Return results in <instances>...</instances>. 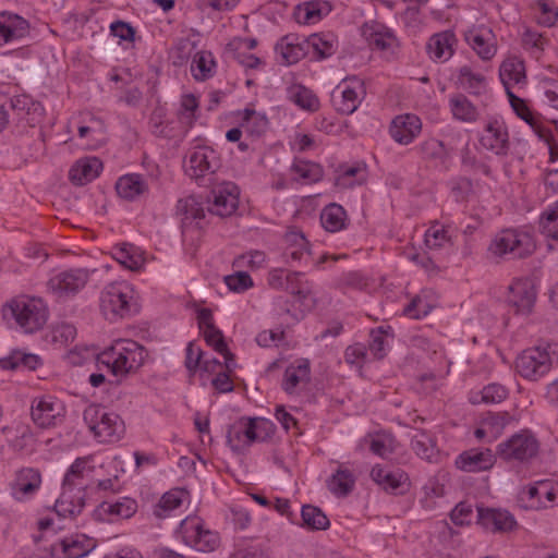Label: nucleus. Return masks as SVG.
<instances>
[{"label":"nucleus","instance_id":"28","mask_svg":"<svg viewBox=\"0 0 558 558\" xmlns=\"http://www.w3.org/2000/svg\"><path fill=\"white\" fill-rule=\"evenodd\" d=\"M41 485L40 473L32 468L20 470L11 483V495L19 501L34 496Z\"/></svg>","mask_w":558,"mask_h":558},{"label":"nucleus","instance_id":"36","mask_svg":"<svg viewBox=\"0 0 558 558\" xmlns=\"http://www.w3.org/2000/svg\"><path fill=\"white\" fill-rule=\"evenodd\" d=\"M190 505V494L182 488L170 489L165 493L154 508V514L158 518H167L178 511H182Z\"/></svg>","mask_w":558,"mask_h":558},{"label":"nucleus","instance_id":"14","mask_svg":"<svg viewBox=\"0 0 558 558\" xmlns=\"http://www.w3.org/2000/svg\"><path fill=\"white\" fill-rule=\"evenodd\" d=\"M240 189L232 182L216 184L208 197L207 209L210 214L229 217L233 215L239 206Z\"/></svg>","mask_w":558,"mask_h":558},{"label":"nucleus","instance_id":"46","mask_svg":"<svg viewBox=\"0 0 558 558\" xmlns=\"http://www.w3.org/2000/svg\"><path fill=\"white\" fill-rule=\"evenodd\" d=\"M393 335L390 326H380L371 331L368 352L374 360H380L386 356L390 349Z\"/></svg>","mask_w":558,"mask_h":558},{"label":"nucleus","instance_id":"40","mask_svg":"<svg viewBox=\"0 0 558 558\" xmlns=\"http://www.w3.org/2000/svg\"><path fill=\"white\" fill-rule=\"evenodd\" d=\"M328 1L314 0L299 4L294 10V19L302 25H314L331 12Z\"/></svg>","mask_w":558,"mask_h":558},{"label":"nucleus","instance_id":"44","mask_svg":"<svg viewBox=\"0 0 558 558\" xmlns=\"http://www.w3.org/2000/svg\"><path fill=\"white\" fill-rule=\"evenodd\" d=\"M116 190L121 198L135 201L148 192V184L142 175L129 173L118 179Z\"/></svg>","mask_w":558,"mask_h":558},{"label":"nucleus","instance_id":"21","mask_svg":"<svg viewBox=\"0 0 558 558\" xmlns=\"http://www.w3.org/2000/svg\"><path fill=\"white\" fill-rule=\"evenodd\" d=\"M311 380V364L306 359H296L284 369L281 380L282 390L290 395H299L306 389Z\"/></svg>","mask_w":558,"mask_h":558},{"label":"nucleus","instance_id":"48","mask_svg":"<svg viewBox=\"0 0 558 558\" xmlns=\"http://www.w3.org/2000/svg\"><path fill=\"white\" fill-rule=\"evenodd\" d=\"M286 256L293 262L307 263L311 257V251L305 236L298 232L291 231L286 235Z\"/></svg>","mask_w":558,"mask_h":558},{"label":"nucleus","instance_id":"33","mask_svg":"<svg viewBox=\"0 0 558 558\" xmlns=\"http://www.w3.org/2000/svg\"><path fill=\"white\" fill-rule=\"evenodd\" d=\"M477 523L490 532H508L515 526V520L510 512L500 509L480 508Z\"/></svg>","mask_w":558,"mask_h":558},{"label":"nucleus","instance_id":"9","mask_svg":"<svg viewBox=\"0 0 558 558\" xmlns=\"http://www.w3.org/2000/svg\"><path fill=\"white\" fill-rule=\"evenodd\" d=\"M364 82L356 77L342 80L331 93V105L341 114H352L357 110L365 97Z\"/></svg>","mask_w":558,"mask_h":558},{"label":"nucleus","instance_id":"5","mask_svg":"<svg viewBox=\"0 0 558 558\" xmlns=\"http://www.w3.org/2000/svg\"><path fill=\"white\" fill-rule=\"evenodd\" d=\"M83 418L99 442H117L124 435L125 425L121 416L102 405L89 404L84 410Z\"/></svg>","mask_w":558,"mask_h":558},{"label":"nucleus","instance_id":"34","mask_svg":"<svg viewBox=\"0 0 558 558\" xmlns=\"http://www.w3.org/2000/svg\"><path fill=\"white\" fill-rule=\"evenodd\" d=\"M102 162L97 157H83L76 160L69 170V179L75 185H84L96 178L102 171Z\"/></svg>","mask_w":558,"mask_h":558},{"label":"nucleus","instance_id":"47","mask_svg":"<svg viewBox=\"0 0 558 558\" xmlns=\"http://www.w3.org/2000/svg\"><path fill=\"white\" fill-rule=\"evenodd\" d=\"M41 363L40 356L36 354L23 350H14L9 356L0 359V368L35 371Z\"/></svg>","mask_w":558,"mask_h":558},{"label":"nucleus","instance_id":"57","mask_svg":"<svg viewBox=\"0 0 558 558\" xmlns=\"http://www.w3.org/2000/svg\"><path fill=\"white\" fill-rule=\"evenodd\" d=\"M252 442H263L275 433L274 423L264 417H243Z\"/></svg>","mask_w":558,"mask_h":558},{"label":"nucleus","instance_id":"42","mask_svg":"<svg viewBox=\"0 0 558 558\" xmlns=\"http://www.w3.org/2000/svg\"><path fill=\"white\" fill-rule=\"evenodd\" d=\"M307 52L316 59H327L338 49V39L333 33H316L306 38Z\"/></svg>","mask_w":558,"mask_h":558},{"label":"nucleus","instance_id":"61","mask_svg":"<svg viewBox=\"0 0 558 558\" xmlns=\"http://www.w3.org/2000/svg\"><path fill=\"white\" fill-rule=\"evenodd\" d=\"M444 484L438 478H429L422 487L420 502L425 509H433L437 506L440 498L444 497Z\"/></svg>","mask_w":558,"mask_h":558},{"label":"nucleus","instance_id":"49","mask_svg":"<svg viewBox=\"0 0 558 558\" xmlns=\"http://www.w3.org/2000/svg\"><path fill=\"white\" fill-rule=\"evenodd\" d=\"M284 290L301 302L303 310H308L313 306L314 296L312 288L308 282L303 281V276L300 272H292L289 276Z\"/></svg>","mask_w":558,"mask_h":558},{"label":"nucleus","instance_id":"55","mask_svg":"<svg viewBox=\"0 0 558 558\" xmlns=\"http://www.w3.org/2000/svg\"><path fill=\"white\" fill-rule=\"evenodd\" d=\"M191 72L195 80L206 81L216 72V61L210 51L202 50L194 54Z\"/></svg>","mask_w":558,"mask_h":558},{"label":"nucleus","instance_id":"25","mask_svg":"<svg viewBox=\"0 0 558 558\" xmlns=\"http://www.w3.org/2000/svg\"><path fill=\"white\" fill-rule=\"evenodd\" d=\"M29 33V23L11 12L0 13V48L23 40Z\"/></svg>","mask_w":558,"mask_h":558},{"label":"nucleus","instance_id":"50","mask_svg":"<svg viewBox=\"0 0 558 558\" xmlns=\"http://www.w3.org/2000/svg\"><path fill=\"white\" fill-rule=\"evenodd\" d=\"M449 108L453 118L461 122L473 123L480 117L478 109L462 94L449 98Z\"/></svg>","mask_w":558,"mask_h":558},{"label":"nucleus","instance_id":"45","mask_svg":"<svg viewBox=\"0 0 558 558\" xmlns=\"http://www.w3.org/2000/svg\"><path fill=\"white\" fill-rule=\"evenodd\" d=\"M508 397V390L499 384H488L483 387H475L469 392V401L472 404H495L500 403Z\"/></svg>","mask_w":558,"mask_h":558},{"label":"nucleus","instance_id":"38","mask_svg":"<svg viewBox=\"0 0 558 558\" xmlns=\"http://www.w3.org/2000/svg\"><path fill=\"white\" fill-rule=\"evenodd\" d=\"M236 61L245 69H258L264 64L263 58L257 53H251L257 47L254 38H234L229 45Z\"/></svg>","mask_w":558,"mask_h":558},{"label":"nucleus","instance_id":"8","mask_svg":"<svg viewBox=\"0 0 558 558\" xmlns=\"http://www.w3.org/2000/svg\"><path fill=\"white\" fill-rule=\"evenodd\" d=\"M539 280L535 277L514 278L508 287L506 301L515 314L530 315L535 306Z\"/></svg>","mask_w":558,"mask_h":558},{"label":"nucleus","instance_id":"3","mask_svg":"<svg viewBox=\"0 0 558 558\" xmlns=\"http://www.w3.org/2000/svg\"><path fill=\"white\" fill-rule=\"evenodd\" d=\"M2 314L7 319L12 318L23 332L34 333L44 328L49 312L43 299L23 294L10 300Z\"/></svg>","mask_w":558,"mask_h":558},{"label":"nucleus","instance_id":"27","mask_svg":"<svg viewBox=\"0 0 558 558\" xmlns=\"http://www.w3.org/2000/svg\"><path fill=\"white\" fill-rule=\"evenodd\" d=\"M95 469L92 456L77 458L68 469L62 486L85 492Z\"/></svg>","mask_w":558,"mask_h":558},{"label":"nucleus","instance_id":"52","mask_svg":"<svg viewBox=\"0 0 558 558\" xmlns=\"http://www.w3.org/2000/svg\"><path fill=\"white\" fill-rule=\"evenodd\" d=\"M365 446H367L374 454L386 458L395 451L396 440L390 434L377 433L368 435L361 440L360 448L363 449Z\"/></svg>","mask_w":558,"mask_h":558},{"label":"nucleus","instance_id":"11","mask_svg":"<svg viewBox=\"0 0 558 558\" xmlns=\"http://www.w3.org/2000/svg\"><path fill=\"white\" fill-rule=\"evenodd\" d=\"M538 441L529 430H521L497 446V454L506 461H526L538 451Z\"/></svg>","mask_w":558,"mask_h":558},{"label":"nucleus","instance_id":"41","mask_svg":"<svg viewBox=\"0 0 558 558\" xmlns=\"http://www.w3.org/2000/svg\"><path fill=\"white\" fill-rule=\"evenodd\" d=\"M499 77L506 88V93L511 92V87L525 82V66L522 59L509 56L500 64Z\"/></svg>","mask_w":558,"mask_h":558},{"label":"nucleus","instance_id":"54","mask_svg":"<svg viewBox=\"0 0 558 558\" xmlns=\"http://www.w3.org/2000/svg\"><path fill=\"white\" fill-rule=\"evenodd\" d=\"M417 149L424 159L430 160L436 165H445L451 156V149L436 138L425 140L417 146Z\"/></svg>","mask_w":558,"mask_h":558},{"label":"nucleus","instance_id":"4","mask_svg":"<svg viewBox=\"0 0 558 558\" xmlns=\"http://www.w3.org/2000/svg\"><path fill=\"white\" fill-rule=\"evenodd\" d=\"M177 541L203 554L217 551L221 545L219 532L211 530L199 517L187 515L173 531Z\"/></svg>","mask_w":558,"mask_h":558},{"label":"nucleus","instance_id":"2","mask_svg":"<svg viewBox=\"0 0 558 558\" xmlns=\"http://www.w3.org/2000/svg\"><path fill=\"white\" fill-rule=\"evenodd\" d=\"M99 308L109 322L123 319L138 312V293L128 281L110 282L100 292Z\"/></svg>","mask_w":558,"mask_h":558},{"label":"nucleus","instance_id":"59","mask_svg":"<svg viewBox=\"0 0 558 558\" xmlns=\"http://www.w3.org/2000/svg\"><path fill=\"white\" fill-rule=\"evenodd\" d=\"M227 440L234 451H244L253 445L243 417L239 418L230 426Z\"/></svg>","mask_w":558,"mask_h":558},{"label":"nucleus","instance_id":"10","mask_svg":"<svg viewBox=\"0 0 558 558\" xmlns=\"http://www.w3.org/2000/svg\"><path fill=\"white\" fill-rule=\"evenodd\" d=\"M66 414L65 404L52 395L35 397L31 404V417L40 428H51L60 425Z\"/></svg>","mask_w":558,"mask_h":558},{"label":"nucleus","instance_id":"53","mask_svg":"<svg viewBox=\"0 0 558 558\" xmlns=\"http://www.w3.org/2000/svg\"><path fill=\"white\" fill-rule=\"evenodd\" d=\"M291 172L293 179L302 184H312L323 178V169L319 165L303 159L294 160Z\"/></svg>","mask_w":558,"mask_h":558},{"label":"nucleus","instance_id":"13","mask_svg":"<svg viewBox=\"0 0 558 558\" xmlns=\"http://www.w3.org/2000/svg\"><path fill=\"white\" fill-rule=\"evenodd\" d=\"M520 502L525 509L544 510L558 504V484L551 481H539L523 488Z\"/></svg>","mask_w":558,"mask_h":558},{"label":"nucleus","instance_id":"18","mask_svg":"<svg viewBox=\"0 0 558 558\" xmlns=\"http://www.w3.org/2000/svg\"><path fill=\"white\" fill-rule=\"evenodd\" d=\"M177 215L181 219L182 235L184 241H186L190 236L192 238V233H198L197 230L201 227L202 220L205 218V210L202 202L197 197L186 196L179 199L177 204Z\"/></svg>","mask_w":558,"mask_h":558},{"label":"nucleus","instance_id":"64","mask_svg":"<svg viewBox=\"0 0 558 558\" xmlns=\"http://www.w3.org/2000/svg\"><path fill=\"white\" fill-rule=\"evenodd\" d=\"M301 515L303 525L311 530H326L329 526L328 518L317 507L310 505L303 506Z\"/></svg>","mask_w":558,"mask_h":558},{"label":"nucleus","instance_id":"39","mask_svg":"<svg viewBox=\"0 0 558 558\" xmlns=\"http://www.w3.org/2000/svg\"><path fill=\"white\" fill-rule=\"evenodd\" d=\"M276 52L282 62L293 64L300 61L306 53V38L296 34L282 37L276 45Z\"/></svg>","mask_w":558,"mask_h":558},{"label":"nucleus","instance_id":"17","mask_svg":"<svg viewBox=\"0 0 558 558\" xmlns=\"http://www.w3.org/2000/svg\"><path fill=\"white\" fill-rule=\"evenodd\" d=\"M137 501L131 497L106 500L93 510V518L99 522L113 523L130 519L137 512Z\"/></svg>","mask_w":558,"mask_h":558},{"label":"nucleus","instance_id":"37","mask_svg":"<svg viewBox=\"0 0 558 558\" xmlns=\"http://www.w3.org/2000/svg\"><path fill=\"white\" fill-rule=\"evenodd\" d=\"M508 422L507 413L489 412L478 421L474 435L478 440L492 442L501 435Z\"/></svg>","mask_w":558,"mask_h":558},{"label":"nucleus","instance_id":"23","mask_svg":"<svg viewBox=\"0 0 558 558\" xmlns=\"http://www.w3.org/2000/svg\"><path fill=\"white\" fill-rule=\"evenodd\" d=\"M507 97L517 117L529 124L541 140L550 144L554 138L553 132L543 124L541 117L527 106L526 101L512 92H508Z\"/></svg>","mask_w":558,"mask_h":558},{"label":"nucleus","instance_id":"31","mask_svg":"<svg viewBox=\"0 0 558 558\" xmlns=\"http://www.w3.org/2000/svg\"><path fill=\"white\" fill-rule=\"evenodd\" d=\"M495 461L490 449H470L458 456L456 465L465 472H482L493 468Z\"/></svg>","mask_w":558,"mask_h":558},{"label":"nucleus","instance_id":"63","mask_svg":"<svg viewBox=\"0 0 558 558\" xmlns=\"http://www.w3.org/2000/svg\"><path fill=\"white\" fill-rule=\"evenodd\" d=\"M199 100L193 94H183L180 100L178 117L187 128H191L196 121L198 114Z\"/></svg>","mask_w":558,"mask_h":558},{"label":"nucleus","instance_id":"29","mask_svg":"<svg viewBox=\"0 0 558 558\" xmlns=\"http://www.w3.org/2000/svg\"><path fill=\"white\" fill-rule=\"evenodd\" d=\"M197 323L206 343L220 355L227 356L230 353L228 345L222 332L214 324L211 312L207 308L198 311Z\"/></svg>","mask_w":558,"mask_h":558},{"label":"nucleus","instance_id":"15","mask_svg":"<svg viewBox=\"0 0 558 558\" xmlns=\"http://www.w3.org/2000/svg\"><path fill=\"white\" fill-rule=\"evenodd\" d=\"M219 154L210 146L198 145L191 149L185 160V172L191 178H202L220 168Z\"/></svg>","mask_w":558,"mask_h":558},{"label":"nucleus","instance_id":"12","mask_svg":"<svg viewBox=\"0 0 558 558\" xmlns=\"http://www.w3.org/2000/svg\"><path fill=\"white\" fill-rule=\"evenodd\" d=\"M94 272V269L87 268H73L60 271L50 277L47 288L59 298L74 295L86 286Z\"/></svg>","mask_w":558,"mask_h":558},{"label":"nucleus","instance_id":"30","mask_svg":"<svg viewBox=\"0 0 558 558\" xmlns=\"http://www.w3.org/2000/svg\"><path fill=\"white\" fill-rule=\"evenodd\" d=\"M457 43V36L452 31L436 33L426 44L427 54L435 62H446L453 56Z\"/></svg>","mask_w":558,"mask_h":558},{"label":"nucleus","instance_id":"20","mask_svg":"<svg viewBox=\"0 0 558 558\" xmlns=\"http://www.w3.org/2000/svg\"><path fill=\"white\" fill-rule=\"evenodd\" d=\"M422 120L414 113H402L396 116L389 125L390 137L399 145L412 144L421 134Z\"/></svg>","mask_w":558,"mask_h":558},{"label":"nucleus","instance_id":"62","mask_svg":"<svg viewBox=\"0 0 558 558\" xmlns=\"http://www.w3.org/2000/svg\"><path fill=\"white\" fill-rule=\"evenodd\" d=\"M355 484L353 473L344 468H340L328 481V487L331 493L338 496H344L352 490Z\"/></svg>","mask_w":558,"mask_h":558},{"label":"nucleus","instance_id":"51","mask_svg":"<svg viewBox=\"0 0 558 558\" xmlns=\"http://www.w3.org/2000/svg\"><path fill=\"white\" fill-rule=\"evenodd\" d=\"M412 448L418 457L429 462H438L441 459L433 437L426 432H417L413 436Z\"/></svg>","mask_w":558,"mask_h":558},{"label":"nucleus","instance_id":"60","mask_svg":"<svg viewBox=\"0 0 558 558\" xmlns=\"http://www.w3.org/2000/svg\"><path fill=\"white\" fill-rule=\"evenodd\" d=\"M320 221L327 231L338 232L345 227L347 215L340 205L330 204L322 211Z\"/></svg>","mask_w":558,"mask_h":558},{"label":"nucleus","instance_id":"6","mask_svg":"<svg viewBox=\"0 0 558 558\" xmlns=\"http://www.w3.org/2000/svg\"><path fill=\"white\" fill-rule=\"evenodd\" d=\"M558 348L554 344L524 350L515 360L517 372L525 379L538 380L558 362Z\"/></svg>","mask_w":558,"mask_h":558},{"label":"nucleus","instance_id":"19","mask_svg":"<svg viewBox=\"0 0 558 558\" xmlns=\"http://www.w3.org/2000/svg\"><path fill=\"white\" fill-rule=\"evenodd\" d=\"M465 41L483 61L492 60L498 50L494 32L484 25L472 26L464 35Z\"/></svg>","mask_w":558,"mask_h":558},{"label":"nucleus","instance_id":"24","mask_svg":"<svg viewBox=\"0 0 558 558\" xmlns=\"http://www.w3.org/2000/svg\"><path fill=\"white\" fill-rule=\"evenodd\" d=\"M230 118L234 124H239L252 137H260L267 132L269 126L265 112L257 111L252 106L232 111Z\"/></svg>","mask_w":558,"mask_h":558},{"label":"nucleus","instance_id":"22","mask_svg":"<svg viewBox=\"0 0 558 558\" xmlns=\"http://www.w3.org/2000/svg\"><path fill=\"white\" fill-rule=\"evenodd\" d=\"M96 547V541L86 534H73L51 546L54 558H83Z\"/></svg>","mask_w":558,"mask_h":558},{"label":"nucleus","instance_id":"16","mask_svg":"<svg viewBox=\"0 0 558 558\" xmlns=\"http://www.w3.org/2000/svg\"><path fill=\"white\" fill-rule=\"evenodd\" d=\"M478 141L483 149L496 156H506L510 147L509 131L506 122L499 118L489 119Z\"/></svg>","mask_w":558,"mask_h":558},{"label":"nucleus","instance_id":"43","mask_svg":"<svg viewBox=\"0 0 558 558\" xmlns=\"http://www.w3.org/2000/svg\"><path fill=\"white\" fill-rule=\"evenodd\" d=\"M361 34L376 49L390 50L397 46L396 36L383 25L366 23L362 26Z\"/></svg>","mask_w":558,"mask_h":558},{"label":"nucleus","instance_id":"56","mask_svg":"<svg viewBox=\"0 0 558 558\" xmlns=\"http://www.w3.org/2000/svg\"><path fill=\"white\" fill-rule=\"evenodd\" d=\"M434 295L432 291L423 290L404 307L405 316L413 319H421L428 315L434 307Z\"/></svg>","mask_w":558,"mask_h":558},{"label":"nucleus","instance_id":"1","mask_svg":"<svg viewBox=\"0 0 558 558\" xmlns=\"http://www.w3.org/2000/svg\"><path fill=\"white\" fill-rule=\"evenodd\" d=\"M147 359L148 352L144 345L135 340L121 338L98 350L96 367L121 383L137 374Z\"/></svg>","mask_w":558,"mask_h":558},{"label":"nucleus","instance_id":"7","mask_svg":"<svg viewBox=\"0 0 558 558\" xmlns=\"http://www.w3.org/2000/svg\"><path fill=\"white\" fill-rule=\"evenodd\" d=\"M536 247L533 235L524 230L506 229L495 235L489 244V252L495 256L511 255L525 257L531 255Z\"/></svg>","mask_w":558,"mask_h":558},{"label":"nucleus","instance_id":"58","mask_svg":"<svg viewBox=\"0 0 558 558\" xmlns=\"http://www.w3.org/2000/svg\"><path fill=\"white\" fill-rule=\"evenodd\" d=\"M458 80L464 89L474 95L483 94L487 87V78L468 65L460 69Z\"/></svg>","mask_w":558,"mask_h":558},{"label":"nucleus","instance_id":"26","mask_svg":"<svg viewBox=\"0 0 558 558\" xmlns=\"http://www.w3.org/2000/svg\"><path fill=\"white\" fill-rule=\"evenodd\" d=\"M371 476L376 484L393 494H404L410 488L409 476L402 470L375 465L371 471Z\"/></svg>","mask_w":558,"mask_h":558},{"label":"nucleus","instance_id":"35","mask_svg":"<svg viewBox=\"0 0 558 558\" xmlns=\"http://www.w3.org/2000/svg\"><path fill=\"white\" fill-rule=\"evenodd\" d=\"M111 254L120 265L132 271H141L148 260L146 252L131 243L113 246Z\"/></svg>","mask_w":558,"mask_h":558},{"label":"nucleus","instance_id":"32","mask_svg":"<svg viewBox=\"0 0 558 558\" xmlns=\"http://www.w3.org/2000/svg\"><path fill=\"white\" fill-rule=\"evenodd\" d=\"M85 507V492L62 486V493L54 504V511L60 518H76Z\"/></svg>","mask_w":558,"mask_h":558}]
</instances>
